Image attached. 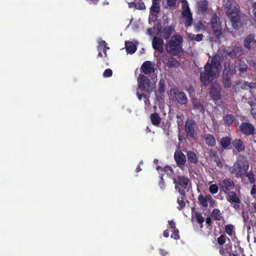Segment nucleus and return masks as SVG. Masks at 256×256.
Returning <instances> with one entry per match:
<instances>
[{"label":"nucleus","instance_id":"f257e3e1","mask_svg":"<svg viewBox=\"0 0 256 256\" xmlns=\"http://www.w3.org/2000/svg\"><path fill=\"white\" fill-rule=\"evenodd\" d=\"M182 37L180 34L173 36L166 45V52L174 56H179L183 52Z\"/></svg>","mask_w":256,"mask_h":256},{"label":"nucleus","instance_id":"f03ea898","mask_svg":"<svg viewBox=\"0 0 256 256\" xmlns=\"http://www.w3.org/2000/svg\"><path fill=\"white\" fill-rule=\"evenodd\" d=\"M249 168V163L246 158L239 156L233 166L229 168V172L232 174H234L236 178H241Z\"/></svg>","mask_w":256,"mask_h":256},{"label":"nucleus","instance_id":"7ed1b4c3","mask_svg":"<svg viewBox=\"0 0 256 256\" xmlns=\"http://www.w3.org/2000/svg\"><path fill=\"white\" fill-rule=\"evenodd\" d=\"M174 184H175V189L178 193L183 194L184 196V192H188L190 188V180L188 177L178 175L172 178Z\"/></svg>","mask_w":256,"mask_h":256},{"label":"nucleus","instance_id":"20e7f679","mask_svg":"<svg viewBox=\"0 0 256 256\" xmlns=\"http://www.w3.org/2000/svg\"><path fill=\"white\" fill-rule=\"evenodd\" d=\"M204 68V71L200 74V80L204 86H206L216 78L218 72L208 66V62H206Z\"/></svg>","mask_w":256,"mask_h":256},{"label":"nucleus","instance_id":"39448f33","mask_svg":"<svg viewBox=\"0 0 256 256\" xmlns=\"http://www.w3.org/2000/svg\"><path fill=\"white\" fill-rule=\"evenodd\" d=\"M236 66L230 63L225 64L222 72V84L224 86L229 88L232 85V76L236 72Z\"/></svg>","mask_w":256,"mask_h":256},{"label":"nucleus","instance_id":"423d86ee","mask_svg":"<svg viewBox=\"0 0 256 256\" xmlns=\"http://www.w3.org/2000/svg\"><path fill=\"white\" fill-rule=\"evenodd\" d=\"M196 122L192 119H188L186 120L184 126V132L186 137L188 140L194 138L196 136Z\"/></svg>","mask_w":256,"mask_h":256},{"label":"nucleus","instance_id":"0eeeda50","mask_svg":"<svg viewBox=\"0 0 256 256\" xmlns=\"http://www.w3.org/2000/svg\"><path fill=\"white\" fill-rule=\"evenodd\" d=\"M138 86L142 91H147L148 93L152 91L150 80L144 74H140L138 78Z\"/></svg>","mask_w":256,"mask_h":256},{"label":"nucleus","instance_id":"6e6552de","mask_svg":"<svg viewBox=\"0 0 256 256\" xmlns=\"http://www.w3.org/2000/svg\"><path fill=\"white\" fill-rule=\"evenodd\" d=\"M210 26L216 38H220L222 34V28L220 18L216 14H213L211 18Z\"/></svg>","mask_w":256,"mask_h":256},{"label":"nucleus","instance_id":"1a4fd4ad","mask_svg":"<svg viewBox=\"0 0 256 256\" xmlns=\"http://www.w3.org/2000/svg\"><path fill=\"white\" fill-rule=\"evenodd\" d=\"M238 130L242 134L246 136L254 135L256 134L254 126L249 122H242L239 126Z\"/></svg>","mask_w":256,"mask_h":256},{"label":"nucleus","instance_id":"9d476101","mask_svg":"<svg viewBox=\"0 0 256 256\" xmlns=\"http://www.w3.org/2000/svg\"><path fill=\"white\" fill-rule=\"evenodd\" d=\"M182 8L184 10L182 12V15L186 18V22H184L185 26L188 27L192 26L193 22V18L192 14L190 12L188 4L186 2H183Z\"/></svg>","mask_w":256,"mask_h":256},{"label":"nucleus","instance_id":"9b49d317","mask_svg":"<svg viewBox=\"0 0 256 256\" xmlns=\"http://www.w3.org/2000/svg\"><path fill=\"white\" fill-rule=\"evenodd\" d=\"M228 196L227 200L231 204H234L232 207L236 210H238L240 208V200L238 195L235 192L230 191L226 193Z\"/></svg>","mask_w":256,"mask_h":256},{"label":"nucleus","instance_id":"f8f14e48","mask_svg":"<svg viewBox=\"0 0 256 256\" xmlns=\"http://www.w3.org/2000/svg\"><path fill=\"white\" fill-rule=\"evenodd\" d=\"M173 92V95L176 101L181 105L186 104L188 100L186 94L183 92L179 91L176 88L172 90Z\"/></svg>","mask_w":256,"mask_h":256},{"label":"nucleus","instance_id":"ddd939ff","mask_svg":"<svg viewBox=\"0 0 256 256\" xmlns=\"http://www.w3.org/2000/svg\"><path fill=\"white\" fill-rule=\"evenodd\" d=\"M221 86L218 83L212 84L210 91V95L214 100H218L221 98Z\"/></svg>","mask_w":256,"mask_h":256},{"label":"nucleus","instance_id":"4468645a","mask_svg":"<svg viewBox=\"0 0 256 256\" xmlns=\"http://www.w3.org/2000/svg\"><path fill=\"white\" fill-rule=\"evenodd\" d=\"M219 184L223 190V192L226 194L230 192L234 188V183L232 180L229 178H226L224 180L220 181Z\"/></svg>","mask_w":256,"mask_h":256},{"label":"nucleus","instance_id":"2eb2a0df","mask_svg":"<svg viewBox=\"0 0 256 256\" xmlns=\"http://www.w3.org/2000/svg\"><path fill=\"white\" fill-rule=\"evenodd\" d=\"M174 160L179 168L184 166L186 162V156L180 150H176L174 154Z\"/></svg>","mask_w":256,"mask_h":256},{"label":"nucleus","instance_id":"dca6fc26","mask_svg":"<svg viewBox=\"0 0 256 256\" xmlns=\"http://www.w3.org/2000/svg\"><path fill=\"white\" fill-rule=\"evenodd\" d=\"M226 56L232 58H236L242 56L243 54V50L242 47L234 46L226 51Z\"/></svg>","mask_w":256,"mask_h":256},{"label":"nucleus","instance_id":"f3484780","mask_svg":"<svg viewBox=\"0 0 256 256\" xmlns=\"http://www.w3.org/2000/svg\"><path fill=\"white\" fill-rule=\"evenodd\" d=\"M155 64L150 61H145L141 66V71L145 74H149L155 71Z\"/></svg>","mask_w":256,"mask_h":256},{"label":"nucleus","instance_id":"a211bd4d","mask_svg":"<svg viewBox=\"0 0 256 256\" xmlns=\"http://www.w3.org/2000/svg\"><path fill=\"white\" fill-rule=\"evenodd\" d=\"M164 40L162 38L154 36L152 40V48L156 51L162 52L164 51Z\"/></svg>","mask_w":256,"mask_h":256},{"label":"nucleus","instance_id":"6ab92c4d","mask_svg":"<svg viewBox=\"0 0 256 256\" xmlns=\"http://www.w3.org/2000/svg\"><path fill=\"white\" fill-rule=\"evenodd\" d=\"M227 15L232 22V26L235 29L238 28V24L240 22V16L238 14V12L237 11L234 12H228V14Z\"/></svg>","mask_w":256,"mask_h":256},{"label":"nucleus","instance_id":"aec40b11","mask_svg":"<svg viewBox=\"0 0 256 256\" xmlns=\"http://www.w3.org/2000/svg\"><path fill=\"white\" fill-rule=\"evenodd\" d=\"M255 36L254 34H250L246 36L244 40V46L246 48L250 50L251 46L255 45L256 44Z\"/></svg>","mask_w":256,"mask_h":256},{"label":"nucleus","instance_id":"412c9836","mask_svg":"<svg viewBox=\"0 0 256 256\" xmlns=\"http://www.w3.org/2000/svg\"><path fill=\"white\" fill-rule=\"evenodd\" d=\"M174 32H175L174 26H164L160 32L164 38L166 40L170 38L172 34Z\"/></svg>","mask_w":256,"mask_h":256},{"label":"nucleus","instance_id":"4be33fe9","mask_svg":"<svg viewBox=\"0 0 256 256\" xmlns=\"http://www.w3.org/2000/svg\"><path fill=\"white\" fill-rule=\"evenodd\" d=\"M198 200L200 204L204 208L208 206V200H210V203L214 202V200L210 194L206 195V197H204L202 194H200L198 196Z\"/></svg>","mask_w":256,"mask_h":256},{"label":"nucleus","instance_id":"5701e85b","mask_svg":"<svg viewBox=\"0 0 256 256\" xmlns=\"http://www.w3.org/2000/svg\"><path fill=\"white\" fill-rule=\"evenodd\" d=\"M208 66H211V68H212L218 72L221 68V63L217 56H214L210 61V64L208 62Z\"/></svg>","mask_w":256,"mask_h":256},{"label":"nucleus","instance_id":"b1692460","mask_svg":"<svg viewBox=\"0 0 256 256\" xmlns=\"http://www.w3.org/2000/svg\"><path fill=\"white\" fill-rule=\"evenodd\" d=\"M234 250H232L228 256H246L244 254V250L239 246H234ZM224 256H228L224 255Z\"/></svg>","mask_w":256,"mask_h":256},{"label":"nucleus","instance_id":"393cba45","mask_svg":"<svg viewBox=\"0 0 256 256\" xmlns=\"http://www.w3.org/2000/svg\"><path fill=\"white\" fill-rule=\"evenodd\" d=\"M226 14H228V12H234L238 11L236 8V4L234 0H228L226 2Z\"/></svg>","mask_w":256,"mask_h":256},{"label":"nucleus","instance_id":"a878e982","mask_svg":"<svg viewBox=\"0 0 256 256\" xmlns=\"http://www.w3.org/2000/svg\"><path fill=\"white\" fill-rule=\"evenodd\" d=\"M232 144L238 152L244 151L245 150V146L240 139H235L232 142Z\"/></svg>","mask_w":256,"mask_h":256},{"label":"nucleus","instance_id":"bb28decb","mask_svg":"<svg viewBox=\"0 0 256 256\" xmlns=\"http://www.w3.org/2000/svg\"><path fill=\"white\" fill-rule=\"evenodd\" d=\"M205 142L209 146H214L216 144V140L214 136L211 134H205L204 136Z\"/></svg>","mask_w":256,"mask_h":256},{"label":"nucleus","instance_id":"cd10ccee","mask_svg":"<svg viewBox=\"0 0 256 256\" xmlns=\"http://www.w3.org/2000/svg\"><path fill=\"white\" fill-rule=\"evenodd\" d=\"M231 143V138L228 136L222 137L220 141V144L224 150L230 149V146Z\"/></svg>","mask_w":256,"mask_h":256},{"label":"nucleus","instance_id":"c85d7f7f","mask_svg":"<svg viewBox=\"0 0 256 256\" xmlns=\"http://www.w3.org/2000/svg\"><path fill=\"white\" fill-rule=\"evenodd\" d=\"M186 192H184V196L182 195L183 194L179 193L180 196L177 198L176 200V202L178 204V206H177V208L179 210H180L182 208H183L186 206V202H184V200L186 198Z\"/></svg>","mask_w":256,"mask_h":256},{"label":"nucleus","instance_id":"c756f323","mask_svg":"<svg viewBox=\"0 0 256 256\" xmlns=\"http://www.w3.org/2000/svg\"><path fill=\"white\" fill-rule=\"evenodd\" d=\"M150 119L152 124L155 126H158L161 122V118L156 112L152 114L150 116Z\"/></svg>","mask_w":256,"mask_h":256},{"label":"nucleus","instance_id":"7c9ffc66","mask_svg":"<svg viewBox=\"0 0 256 256\" xmlns=\"http://www.w3.org/2000/svg\"><path fill=\"white\" fill-rule=\"evenodd\" d=\"M187 157L189 163L196 164L198 162V158L196 154L192 151L187 152Z\"/></svg>","mask_w":256,"mask_h":256},{"label":"nucleus","instance_id":"2f4dec72","mask_svg":"<svg viewBox=\"0 0 256 256\" xmlns=\"http://www.w3.org/2000/svg\"><path fill=\"white\" fill-rule=\"evenodd\" d=\"M242 217L244 224H248L252 226H256V218L253 216H252L250 218L248 214L246 216V215L244 214Z\"/></svg>","mask_w":256,"mask_h":256},{"label":"nucleus","instance_id":"473e14b6","mask_svg":"<svg viewBox=\"0 0 256 256\" xmlns=\"http://www.w3.org/2000/svg\"><path fill=\"white\" fill-rule=\"evenodd\" d=\"M198 10L202 13L206 12L208 10V4L206 0H200L198 2Z\"/></svg>","mask_w":256,"mask_h":256},{"label":"nucleus","instance_id":"72a5a7b5","mask_svg":"<svg viewBox=\"0 0 256 256\" xmlns=\"http://www.w3.org/2000/svg\"><path fill=\"white\" fill-rule=\"evenodd\" d=\"M211 217L215 220L220 221L222 218V214L218 208H214L210 213Z\"/></svg>","mask_w":256,"mask_h":256},{"label":"nucleus","instance_id":"f704fd0d","mask_svg":"<svg viewBox=\"0 0 256 256\" xmlns=\"http://www.w3.org/2000/svg\"><path fill=\"white\" fill-rule=\"evenodd\" d=\"M126 48L128 53L133 54L136 50V46L132 42H126Z\"/></svg>","mask_w":256,"mask_h":256},{"label":"nucleus","instance_id":"c9c22d12","mask_svg":"<svg viewBox=\"0 0 256 256\" xmlns=\"http://www.w3.org/2000/svg\"><path fill=\"white\" fill-rule=\"evenodd\" d=\"M234 120V116L232 114H226L224 118V124L230 126L233 123Z\"/></svg>","mask_w":256,"mask_h":256},{"label":"nucleus","instance_id":"e433bc0d","mask_svg":"<svg viewBox=\"0 0 256 256\" xmlns=\"http://www.w3.org/2000/svg\"><path fill=\"white\" fill-rule=\"evenodd\" d=\"M164 62L168 68H174L179 65L178 62L175 58L172 57L169 58L168 62Z\"/></svg>","mask_w":256,"mask_h":256},{"label":"nucleus","instance_id":"4c0bfd02","mask_svg":"<svg viewBox=\"0 0 256 256\" xmlns=\"http://www.w3.org/2000/svg\"><path fill=\"white\" fill-rule=\"evenodd\" d=\"M110 48L107 46L106 42L104 40H101L98 42V46L97 50L98 52H102V51H107Z\"/></svg>","mask_w":256,"mask_h":256},{"label":"nucleus","instance_id":"58836bf2","mask_svg":"<svg viewBox=\"0 0 256 256\" xmlns=\"http://www.w3.org/2000/svg\"><path fill=\"white\" fill-rule=\"evenodd\" d=\"M165 82L164 80L160 79L158 83V92L160 96L164 94L165 92Z\"/></svg>","mask_w":256,"mask_h":256},{"label":"nucleus","instance_id":"ea45409f","mask_svg":"<svg viewBox=\"0 0 256 256\" xmlns=\"http://www.w3.org/2000/svg\"><path fill=\"white\" fill-rule=\"evenodd\" d=\"M234 226L232 224H226L224 226V232L230 236L234 234Z\"/></svg>","mask_w":256,"mask_h":256},{"label":"nucleus","instance_id":"a19ab883","mask_svg":"<svg viewBox=\"0 0 256 256\" xmlns=\"http://www.w3.org/2000/svg\"><path fill=\"white\" fill-rule=\"evenodd\" d=\"M193 108L194 109L198 110L199 112L202 114H204L205 112V110L204 106L200 102H194L193 104Z\"/></svg>","mask_w":256,"mask_h":256},{"label":"nucleus","instance_id":"79ce46f5","mask_svg":"<svg viewBox=\"0 0 256 256\" xmlns=\"http://www.w3.org/2000/svg\"><path fill=\"white\" fill-rule=\"evenodd\" d=\"M156 0H152V4L150 8V10L155 13H159L160 11V8L159 4L156 2Z\"/></svg>","mask_w":256,"mask_h":256},{"label":"nucleus","instance_id":"37998d69","mask_svg":"<svg viewBox=\"0 0 256 256\" xmlns=\"http://www.w3.org/2000/svg\"><path fill=\"white\" fill-rule=\"evenodd\" d=\"M244 174L248 178L249 182L250 184H254L255 182H256L255 176L252 172H246Z\"/></svg>","mask_w":256,"mask_h":256},{"label":"nucleus","instance_id":"c03bdc74","mask_svg":"<svg viewBox=\"0 0 256 256\" xmlns=\"http://www.w3.org/2000/svg\"><path fill=\"white\" fill-rule=\"evenodd\" d=\"M238 70L240 72V74L241 75L242 74L246 72L248 66L247 65L244 64V62H240L238 66H237Z\"/></svg>","mask_w":256,"mask_h":256},{"label":"nucleus","instance_id":"a18cd8bd","mask_svg":"<svg viewBox=\"0 0 256 256\" xmlns=\"http://www.w3.org/2000/svg\"><path fill=\"white\" fill-rule=\"evenodd\" d=\"M226 240H230V239L228 236L224 234H222L218 238L217 242L220 245L222 246L226 242Z\"/></svg>","mask_w":256,"mask_h":256},{"label":"nucleus","instance_id":"49530a36","mask_svg":"<svg viewBox=\"0 0 256 256\" xmlns=\"http://www.w3.org/2000/svg\"><path fill=\"white\" fill-rule=\"evenodd\" d=\"M195 217L196 219L197 222L201 224L200 227L202 228L203 226L202 224L204 221V218L202 216V214L200 213H199L198 212H196L195 213Z\"/></svg>","mask_w":256,"mask_h":256},{"label":"nucleus","instance_id":"de8ad7c7","mask_svg":"<svg viewBox=\"0 0 256 256\" xmlns=\"http://www.w3.org/2000/svg\"><path fill=\"white\" fill-rule=\"evenodd\" d=\"M254 84L253 82H244L241 84V88L242 89L248 90L251 88H253V85Z\"/></svg>","mask_w":256,"mask_h":256},{"label":"nucleus","instance_id":"09e8293b","mask_svg":"<svg viewBox=\"0 0 256 256\" xmlns=\"http://www.w3.org/2000/svg\"><path fill=\"white\" fill-rule=\"evenodd\" d=\"M172 234H171L170 236L171 238H174L176 240H178L180 238L179 230L178 228L172 230Z\"/></svg>","mask_w":256,"mask_h":256},{"label":"nucleus","instance_id":"8fccbe9b","mask_svg":"<svg viewBox=\"0 0 256 256\" xmlns=\"http://www.w3.org/2000/svg\"><path fill=\"white\" fill-rule=\"evenodd\" d=\"M218 186L216 184H211L209 188L210 192L212 194H216L218 192Z\"/></svg>","mask_w":256,"mask_h":256},{"label":"nucleus","instance_id":"3c124183","mask_svg":"<svg viewBox=\"0 0 256 256\" xmlns=\"http://www.w3.org/2000/svg\"><path fill=\"white\" fill-rule=\"evenodd\" d=\"M112 71L111 69L110 68H108V69H106L104 73H103V76L104 77H106V78H108V77H110L112 76Z\"/></svg>","mask_w":256,"mask_h":256},{"label":"nucleus","instance_id":"603ef678","mask_svg":"<svg viewBox=\"0 0 256 256\" xmlns=\"http://www.w3.org/2000/svg\"><path fill=\"white\" fill-rule=\"evenodd\" d=\"M182 118L183 115L182 114L176 116V118H177L176 122L178 126L182 124Z\"/></svg>","mask_w":256,"mask_h":256},{"label":"nucleus","instance_id":"864d4df0","mask_svg":"<svg viewBox=\"0 0 256 256\" xmlns=\"http://www.w3.org/2000/svg\"><path fill=\"white\" fill-rule=\"evenodd\" d=\"M212 156H216L214 162H216L217 166L219 168L222 167V165L221 160H220V158L218 156H216V153L212 154Z\"/></svg>","mask_w":256,"mask_h":256},{"label":"nucleus","instance_id":"5fc2aeb1","mask_svg":"<svg viewBox=\"0 0 256 256\" xmlns=\"http://www.w3.org/2000/svg\"><path fill=\"white\" fill-rule=\"evenodd\" d=\"M202 24L199 22H197L194 24V27L195 28V30L196 32H198L202 28Z\"/></svg>","mask_w":256,"mask_h":256},{"label":"nucleus","instance_id":"6e6d98bb","mask_svg":"<svg viewBox=\"0 0 256 256\" xmlns=\"http://www.w3.org/2000/svg\"><path fill=\"white\" fill-rule=\"evenodd\" d=\"M252 12L254 14V20L256 22V2L252 5Z\"/></svg>","mask_w":256,"mask_h":256},{"label":"nucleus","instance_id":"4d7b16f0","mask_svg":"<svg viewBox=\"0 0 256 256\" xmlns=\"http://www.w3.org/2000/svg\"><path fill=\"white\" fill-rule=\"evenodd\" d=\"M142 0H134V2H128V6L130 8H135L137 9V1H141Z\"/></svg>","mask_w":256,"mask_h":256},{"label":"nucleus","instance_id":"13d9d810","mask_svg":"<svg viewBox=\"0 0 256 256\" xmlns=\"http://www.w3.org/2000/svg\"><path fill=\"white\" fill-rule=\"evenodd\" d=\"M168 223L169 224V227L171 230H174V229H176V224L172 220H168Z\"/></svg>","mask_w":256,"mask_h":256},{"label":"nucleus","instance_id":"bf43d9fd","mask_svg":"<svg viewBox=\"0 0 256 256\" xmlns=\"http://www.w3.org/2000/svg\"><path fill=\"white\" fill-rule=\"evenodd\" d=\"M159 186H160V188L164 189L165 187L164 180L162 178V176H160V181L159 182Z\"/></svg>","mask_w":256,"mask_h":256},{"label":"nucleus","instance_id":"052dcab7","mask_svg":"<svg viewBox=\"0 0 256 256\" xmlns=\"http://www.w3.org/2000/svg\"><path fill=\"white\" fill-rule=\"evenodd\" d=\"M204 38L202 34H197L195 36L194 40L196 42H200Z\"/></svg>","mask_w":256,"mask_h":256},{"label":"nucleus","instance_id":"680f3d73","mask_svg":"<svg viewBox=\"0 0 256 256\" xmlns=\"http://www.w3.org/2000/svg\"><path fill=\"white\" fill-rule=\"evenodd\" d=\"M177 0H167V4L170 7L174 6Z\"/></svg>","mask_w":256,"mask_h":256},{"label":"nucleus","instance_id":"e2e57ef3","mask_svg":"<svg viewBox=\"0 0 256 256\" xmlns=\"http://www.w3.org/2000/svg\"><path fill=\"white\" fill-rule=\"evenodd\" d=\"M146 8V6L144 2H140L138 3V6H137V9L143 10Z\"/></svg>","mask_w":256,"mask_h":256},{"label":"nucleus","instance_id":"0e129e2a","mask_svg":"<svg viewBox=\"0 0 256 256\" xmlns=\"http://www.w3.org/2000/svg\"><path fill=\"white\" fill-rule=\"evenodd\" d=\"M159 252L162 256H168V252L165 250L160 248Z\"/></svg>","mask_w":256,"mask_h":256},{"label":"nucleus","instance_id":"69168bd1","mask_svg":"<svg viewBox=\"0 0 256 256\" xmlns=\"http://www.w3.org/2000/svg\"><path fill=\"white\" fill-rule=\"evenodd\" d=\"M250 114L252 117L256 119V108H252L250 110Z\"/></svg>","mask_w":256,"mask_h":256},{"label":"nucleus","instance_id":"338daca9","mask_svg":"<svg viewBox=\"0 0 256 256\" xmlns=\"http://www.w3.org/2000/svg\"><path fill=\"white\" fill-rule=\"evenodd\" d=\"M144 98L145 104L147 106H149L150 105V102L148 98L146 96H144Z\"/></svg>","mask_w":256,"mask_h":256},{"label":"nucleus","instance_id":"774afa93","mask_svg":"<svg viewBox=\"0 0 256 256\" xmlns=\"http://www.w3.org/2000/svg\"><path fill=\"white\" fill-rule=\"evenodd\" d=\"M250 194L252 195L256 194V185H253V186L251 190Z\"/></svg>","mask_w":256,"mask_h":256}]
</instances>
